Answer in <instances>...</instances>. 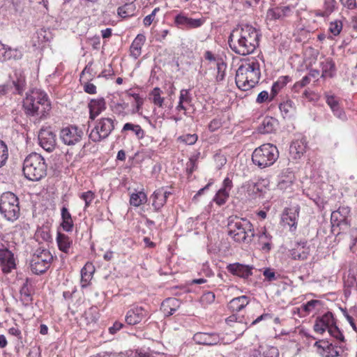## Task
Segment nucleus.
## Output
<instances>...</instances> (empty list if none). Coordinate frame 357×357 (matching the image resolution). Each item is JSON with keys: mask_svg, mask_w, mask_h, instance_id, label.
I'll return each instance as SVG.
<instances>
[{"mask_svg": "<svg viewBox=\"0 0 357 357\" xmlns=\"http://www.w3.org/2000/svg\"><path fill=\"white\" fill-rule=\"evenodd\" d=\"M259 31L250 24L237 26L230 33L228 43L236 54L246 56L255 52L259 46Z\"/></svg>", "mask_w": 357, "mask_h": 357, "instance_id": "f257e3e1", "label": "nucleus"}, {"mask_svg": "<svg viewBox=\"0 0 357 357\" xmlns=\"http://www.w3.org/2000/svg\"><path fill=\"white\" fill-rule=\"evenodd\" d=\"M260 77V64L257 60L252 59L238 67L235 81L241 90L248 91L259 82Z\"/></svg>", "mask_w": 357, "mask_h": 357, "instance_id": "f03ea898", "label": "nucleus"}, {"mask_svg": "<svg viewBox=\"0 0 357 357\" xmlns=\"http://www.w3.org/2000/svg\"><path fill=\"white\" fill-rule=\"evenodd\" d=\"M26 113L44 118L51 109V104L47 94L39 89H33L26 93L23 100Z\"/></svg>", "mask_w": 357, "mask_h": 357, "instance_id": "7ed1b4c3", "label": "nucleus"}, {"mask_svg": "<svg viewBox=\"0 0 357 357\" xmlns=\"http://www.w3.org/2000/svg\"><path fill=\"white\" fill-rule=\"evenodd\" d=\"M228 235L237 243H250L255 232L252 224L245 218L230 217L227 224Z\"/></svg>", "mask_w": 357, "mask_h": 357, "instance_id": "20e7f679", "label": "nucleus"}, {"mask_svg": "<svg viewBox=\"0 0 357 357\" xmlns=\"http://www.w3.org/2000/svg\"><path fill=\"white\" fill-rule=\"evenodd\" d=\"M22 171L27 179L40 181L47 174V165L44 158L36 153L29 154L24 160Z\"/></svg>", "mask_w": 357, "mask_h": 357, "instance_id": "39448f33", "label": "nucleus"}, {"mask_svg": "<svg viewBox=\"0 0 357 357\" xmlns=\"http://www.w3.org/2000/svg\"><path fill=\"white\" fill-rule=\"evenodd\" d=\"M279 158L276 146L267 143L256 148L252 154V161L260 169L272 166Z\"/></svg>", "mask_w": 357, "mask_h": 357, "instance_id": "423d86ee", "label": "nucleus"}, {"mask_svg": "<svg viewBox=\"0 0 357 357\" xmlns=\"http://www.w3.org/2000/svg\"><path fill=\"white\" fill-rule=\"evenodd\" d=\"M19 199L13 192L3 193L0 200V213L10 222H14L20 216Z\"/></svg>", "mask_w": 357, "mask_h": 357, "instance_id": "0eeeda50", "label": "nucleus"}, {"mask_svg": "<svg viewBox=\"0 0 357 357\" xmlns=\"http://www.w3.org/2000/svg\"><path fill=\"white\" fill-rule=\"evenodd\" d=\"M117 121L114 116L102 117L96 122L89 137L93 142H99L107 138L114 130Z\"/></svg>", "mask_w": 357, "mask_h": 357, "instance_id": "6e6552de", "label": "nucleus"}, {"mask_svg": "<svg viewBox=\"0 0 357 357\" xmlns=\"http://www.w3.org/2000/svg\"><path fill=\"white\" fill-rule=\"evenodd\" d=\"M52 260L53 256L47 249L38 248L30 261L31 272L35 275L43 274L50 267Z\"/></svg>", "mask_w": 357, "mask_h": 357, "instance_id": "1a4fd4ad", "label": "nucleus"}, {"mask_svg": "<svg viewBox=\"0 0 357 357\" xmlns=\"http://www.w3.org/2000/svg\"><path fill=\"white\" fill-rule=\"evenodd\" d=\"M83 136V130L75 126L65 127L60 130L59 133L60 139L68 146H74L79 143Z\"/></svg>", "mask_w": 357, "mask_h": 357, "instance_id": "9d476101", "label": "nucleus"}, {"mask_svg": "<svg viewBox=\"0 0 357 357\" xmlns=\"http://www.w3.org/2000/svg\"><path fill=\"white\" fill-rule=\"evenodd\" d=\"M25 85V77L20 72H15V78L11 82L0 86V94L6 95L9 92L21 94Z\"/></svg>", "mask_w": 357, "mask_h": 357, "instance_id": "9b49d317", "label": "nucleus"}, {"mask_svg": "<svg viewBox=\"0 0 357 357\" xmlns=\"http://www.w3.org/2000/svg\"><path fill=\"white\" fill-rule=\"evenodd\" d=\"M314 329L319 333H323L326 330L334 336L335 332V319L332 312H328L321 317L317 319Z\"/></svg>", "mask_w": 357, "mask_h": 357, "instance_id": "f8f14e48", "label": "nucleus"}, {"mask_svg": "<svg viewBox=\"0 0 357 357\" xmlns=\"http://www.w3.org/2000/svg\"><path fill=\"white\" fill-rule=\"evenodd\" d=\"M38 141L43 149L51 152L56 146V135L50 129L42 128L38 134Z\"/></svg>", "mask_w": 357, "mask_h": 357, "instance_id": "ddd939ff", "label": "nucleus"}, {"mask_svg": "<svg viewBox=\"0 0 357 357\" xmlns=\"http://www.w3.org/2000/svg\"><path fill=\"white\" fill-rule=\"evenodd\" d=\"M174 23L180 29H191L202 26L204 23V20L202 18L193 19L183 14H178L175 17Z\"/></svg>", "mask_w": 357, "mask_h": 357, "instance_id": "4468645a", "label": "nucleus"}, {"mask_svg": "<svg viewBox=\"0 0 357 357\" xmlns=\"http://www.w3.org/2000/svg\"><path fill=\"white\" fill-rule=\"evenodd\" d=\"M253 266L243 264L241 263L229 264L227 266V271L233 275L248 279L252 275Z\"/></svg>", "mask_w": 357, "mask_h": 357, "instance_id": "2eb2a0df", "label": "nucleus"}, {"mask_svg": "<svg viewBox=\"0 0 357 357\" xmlns=\"http://www.w3.org/2000/svg\"><path fill=\"white\" fill-rule=\"evenodd\" d=\"M0 262L4 273H10L15 267L13 254L8 249L0 250Z\"/></svg>", "mask_w": 357, "mask_h": 357, "instance_id": "dca6fc26", "label": "nucleus"}, {"mask_svg": "<svg viewBox=\"0 0 357 357\" xmlns=\"http://www.w3.org/2000/svg\"><path fill=\"white\" fill-rule=\"evenodd\" d=\"M307 143L305 137L293 141L290 145L289 153L294 159L301 158L305 153Z\"/></svg>", "mask_w": 357, "mask_h": 357, "instance_id": "f3484780", "label": "nucleus"}, {"mask_svg": "<svg viewBox=\"0 0 357 357\" xmlns=\"http://www.w3.org/2000/svg\"><path fill=\"white\" fill-rule=\"evenodd\" d=\"M146 313L142 307H135L127 312L126 321L129 325H135L142 321Z\"/></svg>", "mask_w": 357, "mask_h": 357, "instance_id": "a211bd4d", "label": "nucleus"}, {"mask_svg": "<svg viewBox=\"0 0 357 357\" xmlns=\"http://www.w3.org/2000/svg\"><path fill=\"white\" fill-rule=\"evenodd\" d=\"M89 119L94 120L101 112L106 109V102L103 98L92 99L89 103Z\"/></svg>", "mask_w": 357, "mask_h": 357, "instance_id": "6ab92c4d", "label": "nucleus"}, {"mask_svg": "<svg viewBox=\"0 0 357 357\" xmlns=\"http://www.w3.org/2000/svg\"><path fill=\"white\" fill-rule=\"evenodd\" d=\"M314 345L317 348V353L322 357H335V347L332 342L321 340L316 341Z\"/></svg>", "mask_w": 357, "mask_h": 357, "instance_id": "aec40b11", "label": "nucleus"}, {"mask_svg": "<svg viewBox=\"0 0 357 357\" xmlns=\"http://www.w3.org/2000/svg\"><path fill=\"white\" fill-rule=\"evenodd\" d=\"M169 195H171V192L165 190L164 188H158L154 191L151 196L153 199L152 206L156 211L160 210L165 205Z\"/></svg>", "mask_w": 357, "mask_h": 357, "instance_id": "412c9836", "label": "nucleus"}, {"mask_svg": "<svg viewBox=\"0 0 357 357\" xmlns=\"http://www.w3.org/2000/svg\"><path fill=\"white\" fill-rule=\"evenodd\" d=\"M307 242H297L290 250L291 258L294 260H305L309 255V248L306 247Z\"/></svg>", "mask_w": 357, "mask_h": 357, "instance_id": "4be33fe9", "label": "nucleus"}, {"mask_svg": "<svg viewBox=\"0 0 357 357\" xmlns=\"http://www.w3.org/2000/svg\"><path fill=\"white\" fill-rule=\"evenodd\" d=\"M298 208H285L282 215V221L291 228H296L297 218L298 217Z\"/></svg>", "mask_w": 357, "mask_h": 357, "instance_id": "5701e85b", "label": "nucleus"}, {"mask_svg": "<svg viewBox=\"0 0 357 357\" xmlns=\"http://www.w3.org/2000/svg\"><path fill=\"white\" fill-rule=\"evenodd\" d=\"M255 237L257 238V243L263 251L268 252L271 249L272 236L267 233L265 227L261 228L258 233H255Z\"/></svg>", "mask_w": 357, "mask_h": 357, "instance_id": "b1692460", "label": "nucleus"}, {"mask_svg": "<svg viewBox=\"0 0 357 357\" xmlns=\"http://www.w3.org/2000/svg\"><path fill=\"white\" fill-rule=\"evenodd\" d=\"M181 305V301L176 298H168L161 305V310L166 316H170L175 313Z\"/></svg>", "mask_w": 357, "mask_h": 357, "instance_id": "393cba45", "label": "nucleus"}, {"mask_svg": "<svg viewBox=\"0 0 357 357\" xmlns=\"http://www.w3.org/2000/svg\"><path fill=\"white\" fill-rule=\"evenodd\" d=\"M95 267L91 262H87L81 270V286L86 287L92 279Z\"/></svg>", "mask_w": 357, "mask_h": 357, "instance_id": "a878e982", "label": "nucleus"}, {"mask_svg": "<svg viewBox=\"0 0 357 357\" xmlns=\"http://www.w3.org/2000/svg\"><path fill=\"white\" fill-rule=\"evenodd\" d=\"M277 125L275 119L266 116L259 126L257 130L261 134H269L275 130Z\"/></svg>", "mask_w": 357, "mask_h": 357, "instance_id": "bb28decb", "label": "nucleus"}, {"mask_svg": "<svg viewBox=\"0 0 357 357\" xmlns=\"http://www.w3.org/2000/svg\"><path fill=\"white\" fill-rule=\"evenodd\" d=\"M250 303V298L246 296H241L234 298L229 303L228 307L232 312H240Z\"/></svg>", "mask_w": 357, "mask_h": 357, "instance_id": "cd10ccee", "label": "nucleus"}, {"mask_svg": "<svg viewBox=\"0 0 357 357\" xmlns=\"http://www.w3.org/2000/svg\"><path fill=\"white\" fill-rule=\"evenodd\" d=\"M291 80L288 75L280 76L276 82L273 84L270 94V100H273L278 93Z\"/></svg>", "mask_w": 357, "mask_h": 357, "instance_id": "c85d7f7f", "label": "nucleus"}, {"mask_svg": "<svg viewBox=\"0 0 357 357\" xmlns=\"http://www.w3.org/2000/svg\"><path fill=\"white\" fill-rule=\"evenodd\" d=\"M146 38L142 34H138L132 41L130 50V55L137 59L142 52V47L145 42Z\"/></svg>", "mask_w": 357, "mask_h": 357, "instance_id": "c756f323", "label": "nucleus"}, {"mask_svg": "<svg viewBox=\"0 0 357 357\" xmlns=\"http://www.w3.org/2000/svg\"><path fill=\"white\" fill-rule=\"evenodd\" d=\"M290 11L291 8L289 6L271 8L268 10L266 17L270 20H279L287 16Z\"/></svg>", "mask_w": 357, "mask_h": 357, "instance_id": "7c9ffc66", "label": "nucleus"}, {"mask_svg": "<svg viewBox=\"0 0 357 357\" xmlns=\"http://www.w3.org/2000/svg\"><path fill=\"white\" fill-rule=\"evenodd\" d=\"M0 54H1V59L3 61L15 59L17 60L22 58V52L17 49H12L11 47H7L3 45V49L0 50Z\"/></svg>", "mask_w": 357, "mask_h": 357, "instance_id": "2f4dec72", "label": "nucleus"}, {"mask_svg": "<svg viewBox=\"0 0 357 357\" xmlns=\"http://www.w3.org/2000/svg\"><path fill=\"white\" fill-rule=\"evenodd\" d=\"M56 242L59 249L66 254L70 252V250L73 243V241L67 235L58 232Z\"/></svg>", "mask_w": 357, "mask_h": 357, "instance_id": "473e14b6", "label": "nucleus"}, {"mask_svg": "<svg viewBox=\"0 0 357 357\" xmlns=\"http://www.w3.org/2000/svg\"><path fill=\"white\" fill-rule=\"evenodd\" d=\"M61 215L62 219L61 226L62 227L63 229L67 232L71 231L73 229L74 224L71 214L66 207H63L61 208Z\"/></svg>", "mask_w": 357, "mask_h": 357, "instance_id": "72a5a7b5", "label": "nucleus"}, {"mask_svg": "<svg viewBox=\"0 0 357 357\" xmlns=\"http://www.w3.org/2000/svg\"><path fill=\"white\" fill-rule=\"evenodd\" d=\"M349 212L350 209L348 206H342L336 210V213H338V214L342 217V219L338 220L337 217L336 216V222L338 221V222L336 223V226L339 227L340 229L344 230L349 228V225L347 218L349 214Z\"/></svg>", "mask_w": 357, "mask_h": 357, "instance_id": "f704fd0d", "label": "nucleus"}, {"mask_svg": "<svg viewBox=\"0 0 357 357\" xmlns=\"http://www.w3.org/2000/svg\"><path fill=\"white\" fill-rule=\"evenodd\" d=\"M128 131L132 132L138 139H142L145 135V132L142 127L138 124L126 123L121 129V133L125 134Z\"/></svg>", "mask_w": 357, "mask_h": 357, "instance_id": "c9c22d12", "label": "nucleus"}, {"mask_svg": "<svg viewBox=\"0 0 357 357\" xmlns=\"http://www.w3.org/2000/svg\"><path fill=\"white\" fill-rule=\"evenodd\" d=\"M196 338H199V344L206 345H214L219 342V336L215 333H201L195 335Z\"/></svg>", "mask_w": 357, "mask_h": 357, "instance_id": "e433bc0d", "label": "nucleus"}, {"mask_svg": "<svg viewBox=\"0 0 357 357\" xmlns=\"http://www.w3.org/2000/svg\"><path fill=\"white\" fill-rule=\"evenodd\" d=\"M279 108L284 119L290 118L295 109L294 102L290 100L280 103Z\"/></svg>", "mask_w": 357, "mask_h": 357, "instance_id": "4c0bfd02", "label": "nucleus"}, {"mask_svg": "<svg viewBox=\"0 0 357 357\" xmlns=\"http://www.w3.org/2000/svg\"><path fill=\"white\" fill-rule=\"evenodd\" d=\"M322 65V74L321 77L324 78H332L335 71L334 63L332 59L326 60L325 62L321 63Z\"/></svg>", "mask_w": 357, "mask_h": 357, "instance_id": "58836bf2", "label": "nucleus"}, {"mask_svg": "<svg viewBox=\"0 0 357 357\" xmlns=\"http://www.w3.org/2000/svg\"><path fill=\"white\" fill-rule=\"evenodd\" d=\"M162 93V91L159 87H155L149 93L153 103L159 107H162L165 101V98L161 96Z\"/></svg>", "mask_w": 357, "mask_h": 357, "instance_id": "ea45409f", "label": "nucleus"}, {"mask_svg": "<svg viewBox=\"0 0 357 357\" xmlns=\"http://www.w3.org/2000/svg\"><path fill=\"white\" fill-rule=\"evenodd\" d=\"M147 200L146 195L144 192L132 193L130 195V203L134 206H139L144 204Z\"/></svg>", "mask_w": 357, "mask_h": 357, "instance_id": "a19ab883", "label": "nucleus"}, {"mask_svg": "<svg viewBox=\"0 0 357 357\" xmlns=\"http://www.w3.org/2000/svg\"><path fill=\"white\" fill-rule=\"evenodd\" d=\"M216 67L217 75L215 76V81L218 83H220L225 79L227 64L222 59H218Z\"/></svg>", "mask_w": 357, "mask_h": 357, "instance_id": "79ce46f5", "label": "nucleus"}, {"mask_svg": "<svg viewBox=\"0 0 357 357\" xmlns=\"http://www.w3.org/2000/svg\"><path fill=\"white\" fill-rule=\"evenodd\" d=\"M337 344H339L338 347L341 351L336 350V351H335L336 357L339 356H344L346 344H344V337H343L342 334L339 331V328H337V326H336V348L337 347Z\"/></svg>", "mask_w": 357, "mask_h": 357, "instance_id": "37998d69", "label": "nucleus"}, {"mask_svg": "<svg viewBox=\"0 0 357 357\" xmlns=\"http://www.w3.org/2000/svg\"><path fill=\"white\" fill-rule=\"evenodd\" d=\"M83 318L87 324L96 322L98 319L97 309L95 307H90L84 312Z\"/></svg>", "mask_w": 357, "mask_h": 357, "instance_id": "c03bdc74", "label": "nucleus"}, {"mask_svg": "<svg viewBox=\"0 0 357 357\" xmlns=\"http://www.w3.org/2000/svg\"><path fill=\"white\" fill-rule=\"evenodd\" d=\"M229 196V192H226L220 189L216 193L215 197L213 198V201L219 206H222L228 199Z\"/></svg>", "mask_w": 357, "mask_h": 357, "instance_id": "a18cd8bd", "label": "nucleus"}, {"mask_svg": "<svg viewBox=\"0 0 357 357\" xmlns=\"http://www.w3.org/2000/svg\"><path fill=\"white\" fill-rule=\"evenodd\" d=\"M8 157V147L3 141L0 140V167L6 164Z\"/></svg>", "mask_w": 357, "mask_h": 357, "instance_id": "49530a36", "label": "nucleus"}, {"mask_svg": "<svg viewBox=\"0 0 357 357\" xmlns=\"http://www.w3.org/2000/svg\"><path fill=\"white\" fill-rule=\"evenodd\" d=\"M198 139V136L196 134H186L182 136H180L178 138V140L187 144V145H193L196 143Z\"/></svg>", "mask_w": 357, "mask_h": 357, "instance_id": "de8ad7c7", "label": "nucleus"}, {"mask_svg": "<svg viewBox=\"0 0 357 357\" xmlns=\"http://www.w3.org/2000/svg\"><path fill=\"white\" fill-rule=\"evenodd\" d=\"M95 193L91 190H88L86 192H82L79 195L80 199H82L85 203V209L91 205V204L95 199Z\"/></svg>", "mask_w": 357, "mask_h": 357, "instance_id": "09e8293b", "label": "nucleus"}, {"mask_svg": "<svg viewBox=\"0 0 357 357\" xmlns=\"http://www.w3.org/2000/svg\"><path fill=\"white\" fill-rule=\"evenodd\" d=\"M192 98L190 92V89H181L180 91L178 101L190 105L192 102Z\"/></svg>", "mask_w": 357, "mask_h": 357, "instance_id": "8fccbe9b", "label": "nucleus"}, {"mask_svg": "<svg viewBox=\"0 0 357 357\" xmlns=\"http://www.w3.org/2000/svg\"><path fill=\"white\" fill-rule=\"evenodd\" d=\"M324 8V10L323 11L322 15H330L335 9V0H325Z\"/></svg>", "mask_w": 357, "mask_h": 357, "instance_id": "3c124183", "label": "nucleus"}, {"mask_svg": "<svg viewBox=\"0 0 357 357\" xmlns=\"http://www.w3.org/2000/svg\"><path fill=\"white\" fill-rule=\"evenodd\" d=\"M129 96L133 97L135 99V109H133L132 113H139L144 103L143 98L137 93H129Z\"/></svg>", "mask_w": 357, "mask_h": 357, "instance_id": "603ef678", "label": "nucleus"}, {"mask_svg": "<svg viewBox=\"0 0 357 357\" xmlns=\"http://www.w3.org/2000/svg\"><path fill=\"white\" fill-rule=\"evenodd\" d=\"M132 3L125 2V5L118 8V15L121 17H127L131 15V12L128 11V6H130Z\"/></svg>", "mask_w": 357, "mask_h": 357, "instance_id": "864d4df0", "label": "nucleus"}, {"mask_svg": "<svg viewBox=\"0 0 357 357\" xmlns=\"http://www.w3.org/2000/svg\"><path fill=\"white\" fill-rule=\"evenodd\" d=\"M20 296L22 301L24 302L29 303L32 301L31 294L28 289L26 284H24L20 289Z\"/></svg>", "mask_w": 357, "mask_h": 357, "instance_id": "5fc2aeb1", "label": "nucleus"}, {"mask_svg": "<svg viewBox=\"0 0 357 357\" xmlns=\"http://www.w3.org/2000/svg\"><path fill=\"white\" fill-rule=\"evenodd\" d=\"M321 304L320 301L318 300H311L307 302L305 305H303V310L306 312H312L317 306Z\"/></svg>", "mask_w": 357, "mask_h": 357, "instance_id": "6e6d98bb", "label": "nucleus"}, {"mask_svg": "<svg viewBox=\"0 0 357 357\" xmlns=\"http://www.w3.org/2000/svg\"><path fill=\"white\" fill-rule=\"evenodd\" d=\"M262 357H279V351L275 347H268L264 351Z\"/></svg>", "mask_w": 357, "mask_h": 357, "instance_id": "4d7b16f0", "label": "nucleus"}, {"mask_svg": "<svg viewBox=\"0 0 357 357\" xmlns=\"http://www.w3.org/2000/svg\"><path fill=\"white\" fill-rule=\"evenodd\" d=\"M159 10H160L159 8H154V10L152 11V13L151 14L146 15L144 18L143 23H144V26H150L151 24V23L153 22V21L155 19L156 13L158 11H159Z\"/></svg>", "mask_w": 357, "mask_h": 357, "instance_id": "13d9d810", "label": "nucleus"}, {"mask_svg": "<svg viewBox=\"0 0 357 357\" xmlns=\"http://www.w3.org/2000/svg\"><path fill=\"white\" fill-rule=\"evenodd\" d=\"M263 275L268 282L274 281L277 279L275 271L270 268H265L263 271Z\"/></svg>", "mask_w": 357, "mask_h": 357, "instance_id": "bf43d9fd", "label": "nucleus"}, {"mask_svg": "<svg viewBox=\"0 0 357 357\" xmlns=\"http://www.w3.org/2000/svg\"><path fill=\"white\" fill-rule=\"evenodd\" d=\"M266 101H271L270 100V95L268 94V91H262L258 94L256 102L259 104H261Z\"/></svg>", "mask_w": 357, "mask_h": 357, "instance_id": "052dcab7", "label": "nucleus"}, {"mask_svg": "<svg viewBox=\"0 0 357 357\" xmlns=\"http://www.w3.org/2000/svg\"><path fill=\"white\" fill-rule=\"evenodd\" d=\"M215 294L212 291H208L204 293L202 298V302L207 304H211L215 301Z\"/></svg>", "mask_w": 357, "mask_h": 357, "instance_id": "680f3d73", "label": "nucleus"}, {"mask_svg": "<svg viewBox=\"0 0 357 357\" xmlns=\"http://www.w3.org/2000/svg\"><path fill=\"white\" fill-rule=\"evenodd\" d=\"M123 326V324L119 321H115L112 326H110L108 328V333L111 335L116 334L119 331H120Z\"/></svg>", "mask_w": 357, "mask_h": 357, "instance_id": "e2e57ef3", "label": "nucleus"}, {"mask_svg": "<svg viewBox=\"0 0 357 357\" xmlns=\"http://www.w3.org/2000/svg\"><path fill=\"white\" fill-rule=\"evenodd\" d=\"M128 107V104L125 102H117L114 106V110L116 113L121 114Z\"/></svg>", "mask_w": 357, "mask_h": 357, "instance_id": "0e129e2a", "label": "nucleus"}, {"mask_svg": "<svg viewBox=\"0 0 357 357\" xmlns=\"http://www.w3.org/2000/svg\"><path fill=\"white\" fill-rule=\"evenodd\" d=\"M343 280H344V283L346 286H351L354 284L355 281H356V278L354 275V274H351V273H349L348 275H347V278L346 277L345 274H344L343 275Z\"/></svg>", "mask_w": 357, "mask_h": 357, "instance_id": "69168bd1", "label": "nucleus"}, {"mask_svg": "<svg viewBox=\"0 0 357 357\" xmlns=\"http://www.w3.org/2000/svg\"><path fill=\"white\" fill-rule=\"evenodd\" d=\"M84 90L89 94H95L96 93V86L90 82H87L84 86Z\"/></svg>", "mask_w": 357, "mask_h": 357, "instance_id": "338daca9", "label": "nucleus"}, {"mask_svg": "<svg viewBox=\"0 0 357 357\" xmlns=\"http://www.w3.org/2000/svg\"><path fill=\"white\" fill-rule=\"evenodd\" d=\"M232 188V181L229 178H225L222 183V187L220 188L222 190L229 192Z\"/></svg>", "mask_w": 357, "mask_h": 357, "instance_id": "774afa93", "label": "nucleus"}]
</instances>
